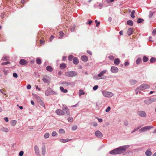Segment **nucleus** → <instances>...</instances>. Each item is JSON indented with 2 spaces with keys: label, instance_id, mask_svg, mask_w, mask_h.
Masks as SVG:
<instances>
[{
  "label": "nucleus",
  "instance_id": "nucleus-1",
  "mask_svg": "<svg viewBox=\"0 0 156 156\" xmlns=\"http://www.w3.org/2000/svg\"><path fill=\"white\" fill-rule=\"evenodd\" d=\"M128 147V146H124L116 148L118 154H121L125 152Z\"/></svg>",
  "mask_w": 156,
  "mask_h": 156
},
{
  "label": "nucleus",
  "instance_id": "nucleus-2",
  "mask_svg": "<svg viewBox=\"0 0 156 156\" xmlns=\"http://www.w3.org/2000/svg\"><path fill=\"white\" fill-rule=\"evenodd\" d=\"M62 110L64 113V115L66 114L68 115H70V111L67 106L65 105H63L62 106Z\"/></svg>",
  "mask_w": 156,
  "mask_h": 156
},
{
  "label": "nucleus",
  "instance_id": "nucleus-3",
  "mask_svg": "<svg viewBox=\"0 0 156 156\" xmlns=\"http://www.w3.org/2000/svg\"><path fill=\"white\" fill-rule=\"evenodd\" d=\"M150 87L149 85L146 84H143L138 87V89H140V90H143Z\"/></svg>",
  "mask_w": 156,
  "mask_h": 156
},
{
  "label": "nucleus",
  "instance_id": "nucleus-4",
  "mask_svg": "<svg viewBox=\"0 0 156 156\" xmlns=\"http://www.w3.org/2000/svg\"><path fill=\"white\" fill-rule=\"evenodd\" d=\"M102 93L104 97L108 98L111 97L113 95V94L112 93L109 91H105V90L102 91Z\"/></svg>",
  "mask_w": 156,
  "mask_h": 156
},
{
  "label": "nucleus",
  "instance_id": "nucleus-5",
  "mask_svg": "<svg viewBox=\"0 0 156 156\" xmlns=\"http://www.w3.org/2000/svg\"><path fill=\"white\" fill-rule=\"evenodd\" d=\"M65 75L68 76L72 77L77 75V73L75 71H69L66 72Z\"/></svg>",
  "mask_w": 156,
  "mask_h": 156
},
{
  "label": "nucleus",
  "instance_id": "nucleus-6",
  "mask_svg": "<svg viewBox=\"0 0 156 156\" xmlns=\"http://www.w3.org/2000/svg\"><path fill=\"white\" fill-rule=\"evenodd\" d=\"M42 80L45 83H49L50 81L51 80V77L48 76H44Z\"/></svg>",
  "mask_w": 156,
  "mask_h": 156
},
{
  "label": "nucleus",
  "instance_id": "nucleus-7",
  "mask_svg": "<svg viewBox=\"0 0 156 156\" xmlns=\"http://www.w3.org/2000/svg\"><path fill=\"white\" fill-rule=\"evenodd\" d=\"M152 128H153V126H147L142 128L139 130V131L140 132H142Z\"/></svg>",
  "mask_w": 156,
  "mask_h": 156
},
{
  "label": "nucleus",
  "instance_id": "nucleus-8",
  "mask_svg": "<svg viewBox=\"0 0 156 156\" xmlns=\"http://www.w3.org/2000/svg\"><path fill=\"white\" fill-rule=\"evenodd\" d=\"M60 84L63 87H66L68 86L71 85H72V84L69 82L67 81H63L62 82L60 83Z\"/></svg>",
  "mask_w": 156,
  "mask_h": 156
},
{
  "label": "nucleus",
  "instance_id": "nucleus-9",
  "mask_svg": "<svg viewBox=\"0 0 156 156\" xmlns=\"http://www.w3.org/2000/svg\"><path fill=\"white\" fill-rule=\"evenodd\" d=\"M55 113L58 115H64V113L62 110L58 109L55 111Z\"/></svg>",
  "mask_w": 156,
  "mask_h": 156
},
{
  "label": "nucleus",
  "instance_id": "nucleus-10",
  "mask_svg": "<svg viewBox=\"0 0 156 156\" xmlns=\"http://www.w3.org/2000/svg\"><path fill=\"white\" fill-rule=\"evenodd\" d=\"M95 134L98 138H101L103 136V135L98 130H97L95 132Z\"/></svg>",
  "mask_w": 156,
  "mask_h": 156
},
{
  "label": "nucleus",
  "instance_id": "nucleus-11",
  "mask_svg": "<svg viewBox=\"0 0 156 156\" xmlns=\"http://www.w3.org/2000/svg\"><path fill=\"white\" fill-rule=\"evenodd\" d=\"M137 113L140 116L143 117H145L147 115L146 113L144 111H139Z\"/></svg>",
  "mask_w": 156,
  "mask_h": 156
},
{
  "label": "nucleus",
  "instance_id": "nucleus-12",
  "mask_svg": "<svg viewBox=\"0 0 156 156\" xmlns=\"http://www.w3.org/2000/svg\"><path fill=\"white\" fill-rule=\"evenodd\" d=\"M111 71L112 73H115L118 71V69L116 67L112 66L111 68Z\"/></svg>",
  "mask_w": 156,
  "mask_h": 156
},
{
  "label": "nucleus",
  "instance_id": "nucleus-13",
  "mask_svg": "<svg viewBox=\"0 0 156 156\" xmlns=\"http://www.w3.org/2000/svg\"><path fill=\"white\" fill-rule=\"evenodd\" d=\"M19 63L21 65H27L28 64V62L25 60L22 59L20 61Z\"/></svg>",
  "mask_w": 156,
  "mask_h": 156
},
{
  "label": "nucleus",
  "instance_id": "nucleus-14",
  "mask_svg": "<svg viewBox=\"0 0 156 156\" xmlns=\"http://www.w3.org/2000/svg\"><path fill=\"white\" fill-rule=\"evenodd\" d=\"M133 32V28H129L127 31V34L129 36L132 34Z\"/></svg>",
  "mask_w": 156,
  "mask_h": 156
},
{
  "label": "nucleus",
  "instance_id": "nucleus-15",
  "mask_svg": "<svg viewBox=\"0 0 156 156\" xmlns=\"http://www.w3.org/2000/svg\"><path fill=\"white\" fill-rule=\"evenodd\" d=\"M73 63L75 65H77L79 63V60L78 58L76 57L73 58Z\"/></svg>",
  "mask_w": 156,
  "mask_h": 156
},
{
  "label": "nucleus",
  "instance_id": "nucleus-16",
  "mask_svg": "<svg viewBox=\"0 0 156 156\" xmlns=\"http://www.w3.org/2000/svg\"><path fill=\"white\" fill-rule=\"evenodd\" d=\"M34 150L36 154L37 155H39V150L38 146L36 145L34 147Z\"/></svg>",
  "mask_w": 156,
  "mask_h": 156
},
{
  "label": "nucleus",
  "instance_id": "nucleus-17",
  "mask_svg": "<svg viewBox=\"0 0 156 156\" xmlns=\"http://www.w3.org/2000/svg\"><path fill=\"white\" fill-rule=\"evenodd\" d=\"M46 69L48 71L51 72L53 71V69L51 66H48L46 67Z\"/></svg>",
  "mask_w": 156,
  "mask_h": 156
},
{
  "label": "nucleus",
  "instance_id": "nucleus-18",
  "mask_svg": "<svg viewBox=\"0 0 156 156\" xmlns=\"http://www.w3.org/2000/svg\"><path fill=\"white\" fill-rule=\"evenodd\" d=\"M152 153L151 152L150 150V149L147 150L145 152V154L147 156H151Z\"/></svg>",
  "mask_w": 156,
  "mask_h": 156
},
{
  "label": "nucleus",
  "instance_id": "nucleus-19",
  "mask_svg": "<svg viewBox=\"0 0 156 156\" xmlns=\"http://www.w3.org/2000/svg\"><path fill=\"white\" fill-rule=\"evenodd\" d=\"M82 60L83 62H87L88 61V57L85 55H83L81 57Z\"/></svg>",
  "mask_w": 156,
  "mask_h": 156
},
{
  "label": "nucleus",
  "instance_id": "nucleus-20",
  "mask_svg": "<svg viewBox=\"0 0 156 156\" xmlns=\"http://www.w3.org/2000/svg\"><path fill=\"white\" fill-rule=\"evenodd\" d=\"M109 153L110 154H118L117 152V149H116V148L113 150L111 151H110Z\"/></svg>",
  "mask_w": 156,
  "mask_h": 156
},
{
  "label": "nucleus",
  "instance_id": "nucleus-21",
  "mask_svg": "<svg viewBox=\"0 0 156 156\" xmlns=\"http://www.w3.org/2000/svg\"><path fill=\"white\" fill-rule=\"evenodd\" d=\"M106 70H104L101 71L98 75V76L99 77H101L104 75L106 72Z\"/></svg>",
  "mask_w": 156,
  "mask_h": 156
},
{
  "label": "nucleus",
  "instance_id": "nucleus-22",
  "mask_svg": "<svg viewBox=\"0 0 156 156\" xmlns=\"http://www.w3.org/2000/svg\"><path fill=\"white\" fill-rule=\"evenodd\" d=\"M70 140H69L68 139H59V141L62 143H66L69 141Z\"/></svg>",
  "mask_w": 156,
  "mask_h": 156
},
{
  "label": "nucleus",
  "instance_id": "nucleus-23",
  "mask_svg": "<svg viewBox=\"0 0 156 156\" xmlns=\"http://www.w3.org/2000/svg\"><path fill=\"white\" fill-rule=\"evenodd\" d=\"M120 63V60L118 58H115L114 60V63L116 65H118Z\"/></svg>",
  "mask_w": 156,
  "mask_h": 156
},
{
  "label": "nucleus",
  "instance_id": "nucleus-24",
  "mask_svg": "<svg viewBox=\"0 0 156 156\" xmlns=\"http://www.w3.org/2000/svg\"><path fill=\"white\" fill-rule=\"evenodd\" d=\"M130 83L131 85H134L137 83V81L135 80H131L130 81Z\"/></svg>",
  "mask_w": 156,
  "mask_h": 156
},
{
  "label": "nucleus",
  "instance_id": "nucleus-25",
  "mask_svg": "<svg viewBox=\"0 0 156 156\" xmlns=\"http://www.w3.org/2000/svg\"><path fill=\"white\" fill-rule=\"evenodd\" d=\"M59 88L61 91L64 93H66L68 92V90L67 89H64L62 87H60Z\"/></svg>",
  "mask_w": 156,
  "mask_h": 156
},
{
  "label": "nucleus",
  "instance_id": "nucleus-26",
  "mask_svg": "<svg viewBox=\"0 0 156 156\" xmlns=\"http://www.w3.org/2000/svg\"><path fill=\"white\" fill-rule=\"evenodd\" d=\"M66 66V64L64 63L61 64L60 66V67L61 69H63L65 68Z\"/></svg>",
  "mask_w": 156,
  "mask_h": 156
},
{
  "label": "nucleus",
  "instance_id": "nucleus-27",
  "mask_svg": "<svg viewBox=\"0 0 156 156\" xmlns=\"http://www.w3.org/2000/svg\"><path fill=\"white\" fill-rule=\"evenodd\" d=\"M126 23L127 25L132 26L133 25V22L131 20H129L127 21Z\"/></svg>",
  "mask_w": 156,
  "mask_h": 156
},
{
  "label": "nucleus",
  "instance_id": "nucleus-28",
  "mask_svg": "<svg viewBox=\"0 0 156 156\" xmlns=\"http://www.w3.org/2000/svg\"><path fill=\"white\" fill-rule=\"evenodd\" d=\"M149 60L148 58L146 56H144L143 58V61L144 62H147Z\"/></svg>",
  "mask_w": 156,
  "mask_h": 156
},
{
  "label": "nucleus",
  "instance_id": "nucleus-29",
  "mask_svg": "<svg viewBox=\"0 0 156 156\" xmlns=\"http://www.w3.org/2000/svg\"><path fill=\"white\" fill-rule=\"evenodd\" d=\"M36 62L38 65H40L41 63V60L39 58H37L36 60Z\"/></svg>",
  "mask_w": 156,
  "mask_h": 156
},
{
  "label": "nucleus",
  "instance_id": "nucleus-30",
  "mask_svg": "<svg viewBox=\"0 0 156 156\" xmlns=\"http://www.w3.org/2000/svg\"><path fill=\"white\" fill-rule=\"evenodd\" d=\"M45 146L42 148V155H45Z\"/></svg>",
  "mask_w": 156,
  "mask_h": 156
},
{
  "label": "nucleus",
  "instance_id": "nucleus-31",
  "mask_svg": "<svg viewBox=\"0 0 156 156\" xmlns=\"http://www.w3.org/2000/svg\"><path fill=\"white\" fill-rule=\"evenodd\" d=\"M16 121L15 120H12L11 122V124L12 126H14L16 123Z\"/></svg>",
  "mask_w": 156,
  "mask_h": 156
},
{
  "label": "nucleus",
  "instance_id": "nucleus-32",
  "mask_svg": "<svg viewBox=\"0 0 156 156\" xmlns=\"http://www.w3.org/2000/svg\"><path fill=\"white\" fill-rule=\"evenodd\" d=\"M64 34L62 31H60L59 32L60 37H59V38H61L63 36H64Z\"/></svg>",
  "mask_w": 156,
  "mask_h": 156
},
{
  "label": "nucleus",
  "instance_id": "nucleus-33",
  "mask_svg": "<svg viewBox=\"0 0 156 156\" xmlns=\"http://www.w3.org/2000/svg\"><path fill=\"white\" fill-rule=\"evenodd\" d=\"M135 11L134 10H133L131 13L130 16L132 18H134L135 17L134 13Z\"/></svg>",
  "mask_w": 156,
  "mask_h": 156
},
{
  "label": "nucleus",
  "instance_id": "nucleus-34",
  "mask_svg": "<svg viewBox=\"0 0 156 156\" xmlns=\"http://www.w3.org/2000/svg\"><path fill=\"white\" fill-rule=\"evenodd\" d=\"M144 21L143 19L141 18H139L137 21V22L138 23H142Z\"/></svg>",
  "mask_w": 156,
  "mask_h": 156
},
{
  "label": "nucleus",
  "instance_id": "nucleus-35",
  "mask_svg": "<svg viewBox=\"0 0 156 156\" xmlns=\"http://www.w3.org/2000/svg\"><path fill=\"white\" fill-rule=\"evenodd\" d=\"M2 130L5 132L7 133L9 132V130L8 128H3L2 129Z\"/></svg>",
  "mask_w": 156,
  "mask_h": 156
},
{
  "label": "nucleus",
  "instance_id": "nucleus-36",
  "mask_svg": "<svg viewBox=\"0 0 156 156\" xmlns=\"http://www.w3.org/2000/svg\"><path fill=\"white\" fill-rule=\"evenodd\" d=\"M141 62V59L140 58H138L136 61L137 64H139Z\"/></svg>",
  "mask_w": 156,
  "mask_h": 156
},
{
  "label": "nucleus",
  "instance_id": "nucleus-37",
  "mask_svg": "<svg viewBox=\"0 0 156 156\" xmlns=\"http://www.w3.org/2000/svg\"><path fill=\"white\" fill-rule=\"evenodd\" d=\"M59 133L61 134H64L65 133V131L62 129H59Z\"/></svg>",
  "mask_w": 156,
  "mask_h": 156
},
{
  "label": "nucleus",
  "instance_id": "nucleus-38",
  "mask_svg": "<svg viewBox=\"0 0 156 156\" xmlns=\"http://www.w3.org/2000/svg\"><path fill=\"white\" fill-rule=\"evenodd\" d=\"M50 136L49 133H45L44 135V137L45 138L47 139Z\"/></svg>",
  "mask_w": 156,
  "mask_h": 156
},
{
  "label": "nucleus",
  "instance_id": "nucleus-39",
  "mask_svg": "<svg viewBox=\"0 0 156 156\" xmlns=\"http://www.w3.org/2000/svg\"><path fill=\"white\" fill-rule=\"evenodd\" d=\"M145 103L147 104H151V101L150 99H147L144 101Z\"/></svg>",
  "mask_w": 156,
  "mask_h": 156
},
{
  "label": "nucleus",
  "instance_id": "nucleus-40",
  "mask_svg": "<svg viewBox=\"0 0 156 156\" xmlns=\"http://www.w3.org/2000/svg\"><path fill=\"white\" fill-rule=\"evenodd\" d=\"M155 61L156 59L155 58L153 57L151 58L150 60V62L151 63L154 62Z\"/></svg>",
  "mask_w": 156,
  "mask_h": 156
},
{
  "label": "nucleus",
  "instance_id": "nucleus-41",
  "mask_svg": "<svg viewBox=\"0 0 156 156\" xmlns=\"http://www.w3.org/2000/svg\"><path fill=\"white\" fill-rule=\"evenodd\" d=\"M5 90L4 89H2L0 90V92L3 94H4V95H5Z\"/></svg>",
  "mask_w": 156,
  "mask_h": 156
},
{
  "label": "nucleus",
  "instance_id": "nucleus-42",
  "mask_svg": "<svg viewBox=\"0 0 156 156\" xmlns=\"http://www.w3.org/2000/svg\"><path fill=\"white\" fill-rule=\"evenodd\" d=\"M51 89H49V90H47L45 92V94L47 96H48L49 94V91L51 90Z\"/></svg>",
  "mask_w": 156,
  "mask_h": 156
},
{
  "label": "nucleus",
  "instance_id": "nucleus-43",
  "mask_svg": "<svg viewBox=\"0 0 156 156\" xmlns=\"http://www.w3.org/2000/svg\"><path fill=\"white\" fill-rule=\"evenodd\" d=\"M85 94V93L83 92V90H80L79 91V95L81 96L82 95H84Z\"/></svg>",
  "mask_w": 156,
  "mask_h": 156
},
{
  "label": "nucleus",
  "instance_id": "nucleus-44",
  "mask_svg": "<svg viewBox=\"0 0 156 156\" xmlns=\"http://www.w3.org/2000/svg\"><path fill=\"white\" fill-rule=\"evenodd\" d=\"M73 56L71 55L69 56L68 57V60L70 61H72L73 59Z\"/></svg>",
  "mask_w": 156,
  "mask_h": 156
},
{
  "label": "nucleus",
  "instance_id": "nucleus-45",
  "mask_svg": "<svg viewBox=\"0 0 156 156\" xmlns=\"http://www.w3.org/2000/svg\"><path fill=\"white\" fill-rule=\"evenodd\" d=\"M73 119L72 117H69L68 119V121H69V122H73Z\"/></svg>",
  "mask_w": 156,
  "mask_h": 156
},
{
  "label": "nucleus",
  "instance_id": "nucleus-46",
  "mask_svg": "<svg viewBox=\"0 0 156 156\" xmlns=\"http://www.w3.org/2000/svg\"><path fill=\"white\" fill-rule=\"evenodd\" d=\"M154 13V12H150L149 15V17L150 18L152 16Z\"/></svg>",
  "mask_w": 156,
  "mask_h": 156
},
{
  "label": "nucleus",
  "instance_id": "nucleus-47",
  "mask_svg": "<svg viewBox=\"0 0 156 156\" xmlns=\"http://www.w3.org/2000/svg\"><path fill=\"white\" fill-rule=\"evenodd\" d=\"M150 100L151 103L156 101V98H151L150 99Z\"/></svg>",
  "mask_w": 156,
  "mask_h": 156
},
{
  "label": "nucleus",
  "instance_id": "nucleus-48",
  "mask_svg": "<svg viewBox=\"0 0 156 156\" xmlns=\"http://www.w3.org/2000/svg\"><path fill=\"white\" fill-rule=\"evenodd\" d=\"M77 126H74L72 127V129L73 130H75L77 129Z\"/></svg>",
  "mask_w": 156,
  "mask_h": 156
},
{
  "label": "nucleus",
  "instance_id": "nucleus-49",
  "mask_svg": "<svg viewBox=\"0 0 156 156\" xmlns=\"http://www.w3.org/2000/svg\"><path fill=\"white\" fill-rule=\"evenodd\" d=\"M98 87V85H95L93 87V89L94 90H97Z\"/></svg>",
  "mask_w": 156,
  "mask_h": 156
},
{
  "label": "nucleus",
  "instance_id": "nucleus-50",
  "mask_svg": "<svg viewBox=\"0 0 156 156\" xmlns=\"http://www.w3.org/2000/svg\"><path fill=\"white\" fill-rule=\"evenodd\" d=\"M56 134L57 133L55 131L51 133V135L53 136H55L56 135Z\"/></svg>",
  "mask_w": 156,
  "mask_h": 156
},
{
  "label": "nucleus",
  "instance_id": "nucleus-51",
  "mask_svg": "<svg viewBox=\"0 0 156 156\" xmlns=\"http://www.w3.org/2000/svg\"><path fill=\"white\" fill-rule=\"evenodd\" d=\"M9 63H10V62H5L2 63V65H7L8 64H9Z\"/></svg>",
  "mask_w": 156,
  "mask_h": 156
},
{
  "label": "nucleus",
  "instance_id": "nucleus-52",
  "mask_svg": "<svg viewBox=\"0 0 156 156\" xmlns=\"http://www.w3.org/2000/svg\"><path fill=\"white\" fill-rule=\"evenodd\" d=\"M156 34V28L154 29L152 32V34L154 36Z\"/></svg>",
  "mask_w": 156,
  "mask_h": 156
},
{
  "label": "nucleus",
  "instance_id": "nucleus-53",
  "mask_svg": "<svg viewBox=\"0 0 156 156\" xmlns=\"http://www.w3.org/2000/svg\"><path fill=\"white\" fill-rule=\"evenodd\" d=\"M108 58L111 60H113L114 58V57L112 55H110L108 57Z\"/></svg>",
  "mask_w": 156,
  "mask_h": 156
},
{
  "label": "nucleus",
  "instance_id": "nucleus-54",
  "mask_svg": "<svg viewBox=\"0 0 156 156\" xmlns=\"http://www.w3.org/2000/svg\"><path fill=\"white\" fill-rule=\"evenodd\" d=\"M110 109H111L110 107L109 106H108V108L106 109L105 111L106 112H108L110 110Z\"/></svg>",
  "mask_w": 156,
  "mask_h": 156
},
{
  "label": "nucleus",
  "instance_id": "nucleus-55",
  "mask_svg": "<svg viewBox=\"0 0 156 156\" xmlns=\"http://www.w3.org/2000/svg\"><path fill=\"white\" fill-rule=\"evenodd\" d=\"M23 154V152L22 151H20L19 154L20 156H22Z\"/></svg>",
  "mask_w": 156,
  "mask_h": 156
},
{
  "label": "nucleus",
  "instance_id": "nucleus-56",
  "mask_svg": "<svg viewBox=\"0 0 156 156\" xmlns=\"http://www.w3.org/2000/svg\"><path fill=\"white\" fill-rule=\"evenodd\" d=\"M13 76L15 78H17L18 77L17 74V73H14L13 74Z\"/></svg>",
  "mask_w": 156,
  "mask_h": 156
},
{
  "label": "nucleus",
  "instance_id": "nucleus-57",
  "mask_svg": "<svg viewBox=\"0 0 156 156\" xmlns=\"http://www.w3.org/2000/svg\"><path fill=\"white\" fill-rule=\"evenodd\" d=\"M54 38V37L52 35H51L50 38V41H51Z\"/></svg>",
  "mask_w": 156,
  "mask_h": 156
},
{
  "label": "nucleus",
  "instance_id": "nucleus-58",
  "mask_svg": "<svg viewBox=\"0 0 156 156\" xmlns=\"http://www.w3.org/2000/svg\"><path fill=\"white\" fill-rule=\"evenodd\" d=\"M31 88V86L30 84L28 85L27 86V88L30 89Z\"/></svg>",
  "mask_w": 156,
  "mask_h": 156
},
{
  "label": "nucleus",
  "instance_id": "nucleus-59",
  "mask_svg": "<svg viewBox=\"0 0 156 156\" xmlns=\"http://www.w3.org/2000/svg\"><path fill=\"white\" fill-rule=\"evenodd\" d=\"M140 90V89H138V88H137L136 90H135V91H136V94H138V91H139Z\"/></svg>",
  "mask_w": 156,
  "mask_h": 156
},
{
  "label": "nucleus",
  "instance_id": "nucleus-60",
  "mask_svg": "<svg viewBox=\"0 0 156 156\" xmlns=\"http://www.w3.org/2000/svg\"><path fill=\"white\" fill-rule=\"evenodd\" d=\"M4 119L5 120V121H6V122H8L9 121L8 118L6 117L4 118Z\"/></svg>",
  "mask_w": 156,
  "mask_h": 156
},
{
  "label": "nucleus",
  "instance_id": "nucleus-61",
  "mask_svg": "<svg viewBox=\"0 0 156 156\" xmlns=\"http://www.w3.org/2000/svg\"><path fill=\"white\" fill-rule=\"evenodd\" d=\"M87 52L90 55H92V52H91V51H87Z\"/></svg>",
  "mask_w": 156,
  "mask_h": 156
},
{
  "label": "nucleus",
  "instance_id": "nucleus-62",
  "mask_svg": "<svg viewBox=\"0 0 156 156\" xmlns=\"http://www.w3.org/2000/svg\"><path fill=\"white\" fill-rule=\"evenodd\" d=\"M129 65V63L127 62H126L125 63V66H128Z\"/></svg>",
  "mask_w": 156,
  "mask_h": 156
},
{
  "label": "nucleus",
  "instance_id": "nucleus-63",
  "mask_svg": "<svg viewBox=\"0 0 156 156\" xmlns=\"http://www.w3.org/2000/svg\"><path fill=\"white\" fill-rule=\"evenodd\" d=\"M44 41H43L42 40H40V43L41 44H44Z\"/></svg>",
  "mask_w": 156,
  "mask_h": 156
},
{
  "label": "nucleus",
  "instance_id": "nucleus-64",
  "mask_svg": "<svg viewBox=\"0 0 156 156\" xmlns=\"http://www.w3.org/2000/svg\"><path fill=\"white\" fill-rule=\"evenodd\" d=\"M3 71L5 74H7L8 73V71L6 70H4Z\"/></svg>",
  "mask_w": 156,
  "mask_h": 156
}]
</instances>
